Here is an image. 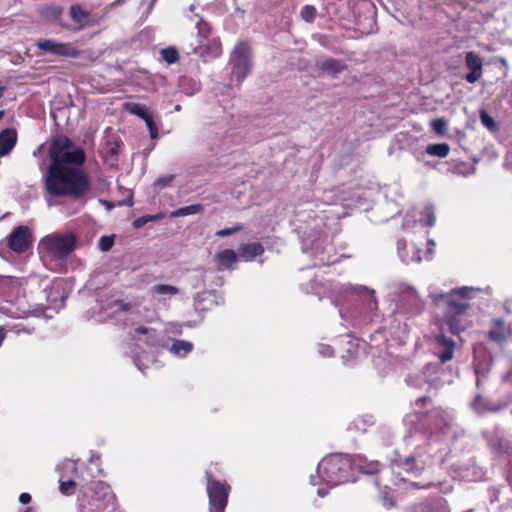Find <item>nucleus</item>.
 <instances>
[{"label":"nucleus","instance_id":"f257e3e1","mask_svg":"<svg viewBox=\"0 0 512 512\" xmlns=\"http://www.w3.org/2000/svg\"><path fill=\"white\" fill-rule=\"evenodd\" d=\"M50 165L45 174L49 195L79 199L90 189V180L81 169L85 154L65 136L53 140L49 147Z\"/></svg>","mask_w":512,"mask_h":512},{"label":"nucleus","instance_id":"f03ea898","mask_svg":"<svg viewBox=\"0 0 512 512\" xmlns=\"http://www.w3.org/2000/svg\"><path fill=\"white\" fill-rule=\"evenodd\" d=\"M472 292V288L464 286L446 294L432 296L434 303L443 309V321L454 335L465 331L469 326L467 311L470 308L469 299Z\"/></svg>","mask_w":512,"mask_h":512},{"label":"nucleus","instance_id":"7ed1b4c3","mask_svg":"<svg viewBox=\"0 0 512 512\" xmlns=\"http://www.w3.org/2000/svg\"><path fill=\"white\" fill-rule=\"evenodd\" d=\"M78 502L80 512H118L116 495L102 481L83 487Z\"/></svg>","mask_w":512,"mask_h":512},{"label":"nucleus","instance_id":"20e7f679","mask_svg":"<svg viewBox=\"0 0 512 512\" xmlns=\"http://www.w3.org/2000/svg\"><path fill=\"white\" fill-rule=\"evenodd\" d=\"M218 474H220L218 463H211L205 471L209 512H225L228 504L231 486L225 480H218Z\"/></svg>","mask_w":512,"mask_h":512},{"label":"nucleus","instance_id":"39448f33","mask_svg":"<svg viewBox=\"0 0 512 512\" xmlns=\"http://www.w3.org/2000/svg\"><path fill=\"white\" fill-rule=\"evenodd\" d=\"M352 461L348 455L335 453L324 457L318 464V474L327 483L339 485L348 481Z\"/></svg>","mask_w":512,"mask_h":512},{"label":"nucleus","instance_id":"423d86ee","mask_svg":"<svg viewBox=\"0 0 512 512\" xmlns=\"http://www.w3.org/2000/svg\"><path fill=\"white\" fill-rule=\"evenodd\" d=\"M77 246V236L72 232L63 234L52 233L43 237L39 242V252L62 260L67 258Z\"/></svg>","mask_w":512,"mask_h":512},{"label":"nucleus","instance_id":"0eeeda50","mask_svg":"<svg viewBox=\"0 0 512 512\" xmlns=\"http://www.w3.org/2000/svg\"><path fill=\"white\" fill-rule=\"evenodd\" d=\"M197 37L193 52L205 61L217 58L221 55V43L218 38L210 37V27L203 20L196 23Z\"/></svg>","mask_w":512,"mask_h":512},{"label":"nucleus","instance_id":"6e6552de","mask_svg":"<svg viewBox=\"0 0 512 512\" xmlns=\"http://www.w3.org/2000/svg\"><path fill=\"white\" fill-rule=\"evenodd\" d=\"M229 64L232 77L240 84L252 68V53L246 42H239L235 45L230 55Z\"/></svg>","mask_w":512,"mask_h":512},{"label":"nucleus","instance_id":"1a4fd4ad","mask_svg":"<svg viewBox=\"0 0 512 512\" xmlns=\"http://www.w3.org/2000/svg\"><path fill=\"white\" fill-rule=\"evenodd\" d=\"M204 207L202 204H191L185 207L178 208L174 211L167 213L159 212L156 214H148L144 215L138 220H136L133 224H146L148 222H155L160 220L174 221L179 217H186L189 215H196L203 212Z\"/></svg>","mask_w":512,"mask_h":512},{"label":"nucleus","instance_id":"9d476101","mask_svg":"<svg viewBox=\"0 0 512 512\" xmlns=\"http://www.w3.org/2000/svg\"><path fill=\"white\" fill-rule=\"evenodd\" d=\"M36 46L41 51L54 55L67 58H77L80 51L77 47L70 42H60L54 39H43L36 43Z\"/></svg>","mask_w":512,"mask_h":512},{"label":"nucleus","instance_id":"9b49d317","mask_svg":"<svg viewBox=\"0 0 512 512\" xmlns=\"http://www.w3.org/2000/svg\"><path fill=\"white\" fill-rule=\"evenodd\" d=\"M32 243L33 235L28 226H16L7 237L8 248L18 254L28 251Z\"/></svg>","mask_w":512,"mask_h":512},{"label":"nucleus","instance_id":"f8f14e48","mask_svg":"<svg viewBox=\"0 0 512 512\" xmlns=\"http://www.w3.org/2000/svg\"><path fill=\"white\" fill-rule=\"evenodd\" d=\"M393 466L414 477L419 476L425 470V463L420 462L415 456L395 459Z\"/></svg>","mask_w":512,"mask_h":512},{"label":"nucleus","instance_id":"ddd939ff","mask_svg":"<svg viewBox=\"0 0 512 512\" xmlns=\"http://www.w3.org/2000/svg\"><path fill=\"white\" fill-rule=\"evenodd\" d=\"M437 346L436 356L441 363H446L453 358L455 350V342L451 338L446 337L444 334H439L435 337Z\"/></svg>","mask_w":512,"mask_h":512},{"label":"nucleus","instance_id":"4468645a","mask_svg":"<svg viewBox=\"0 0 512 512\" xmlns=\"http://www.w3.org/2000/svg\"><path fill=\"white\" fill-rule=\"evenodd\" d=\"M510 334V327L502 319H493L488 332L491 341L502 345Z\"/></svg>","mask_w":512,"mask_h":512},{"label":"nucleus","instance_id":"2eb2a0df","mask_svg":"<svg viewBox=\"0 0 512 512\" xmlns=\"http://www.w3.org/2000/svg\"><path fill=\"white\" fill-rule=\"evenodd\" d=\"M466 65L470 73L466 75V80L469 83H475L482 75V60L474 52H468L465 57Z\"/></svg>","mask_w":512,"mask_h":512},{"label":"nucleus","instance_id":"dca6fc26","mask_svg":"<svg viewBox=\"0 0 512 512\" xmlns=\"http://www.w3.org/2000/svg\"><path fill=\"white\" fill-rule=\"evenodd\" d=\"M264 251L265 249L261 243L252 242L242 244L238 249V254L244 261H252L254 258L261 256Z\"/></svg>","mask_w":512,"mask_h":512},{"label":"nucleus","instance_id":"f3484780","mask_svg":"<svg viewBox=\"0 0 512 512\" xmlns=\"http://www.w3.org/2000/svg\"><path fill=\"white\" fill-rule=\"evenodd\" d=\"M17 142V133L12 128L4 129L0 133V157L7 155Z\"/></svg>","mask_w":512,"mask_h":512},{"label":"nucleus","instance_id":"a211bd4d","mask_svg":"<svg viewBox=\"0 0 512 512\" xmlns=\"http://www.w3.org/2000/svg\"><path fill=\"white\" fill-rule=\"evenodd\" d=\"M70 18L76 24L75 29L80 30L90 25V13L79 5L70 8Z\"/></svg>","mask_w":512,"mask_h":512},{"label":"nucleus","instance_id":"6ab92c4d","mask_svg":"<svg viewBox=\"0 0 512 512\" xmlns=\"http://www.w3.org/2000/svg\"><path fill=\"white\" fill-rule=\"evenodd\" d=\"M215 261L220 270L230 269L237 261V254L232 249H225L215 256Z\"/></svg>","mask_w":512,"mask_h":512},{"label":"nucleus","instance_id":"aec40b11","mask_svg":"<svg viewBox=\"0 0 512 512\" xmlns=\"http://www.w3.org/2000/svg\"><path fill=\"white\" fill-rule=\"evenodd\" d=\"M344 67L345 66L341 61L331 58L324 59L321 62H319V68L331 76L340 73L344 69Z\"/></svg>","mask_w":512,"mask_h":512},{"label":"nucleus","instance_id":"412c9836","mask_svg":"<svg viewBox=\"0 0 512 512\" xmlns=\"http://www.w3.org/2000/svg\"><path fill=\"white\" fill-rule=\"evenodd\" d=\"M134 333L135 334L133 335V338L136 340H140V338L137 336L146 335L147 338L145 340V343L149 346H155L157 343V335L155 329L139 326L135 328Z\"/></svg>","mask_w":512,"mask_h":512},{"label":"nucleus","instance_id":"4be33fe9","mask_svg":"<svg viewBox=\"0 0 512 512\" xmlns=\"http://www.w3.org/2000/svg\"><path fill=\"white\" fill-rule=\"evenodd\" d=\"M193 349V344L186 340H174L170 351L180 357L186 356Z\"/></svg>","mask_w":512,"mask_h":512},{"label":"nucleus","instance_id":"5701e85b","mask_svg":"<svg viewBox=\"0 0 512 512\" xmlns=\"http://www.w3.org/2000/svg\"><path fill=\"white\" fill-rule=\"evenodd\" d=\"M450 147L446 143L429 144L426 148V153L431 156L445 158L449 155Z\"/></svg>","mask_w":512,"mask_h":512},{"label":"nucleus","instance_id":"b1692460","mask_svg":"<svg viewBox=\"0 0 512 512\" xmlns=\"http://www.w3.org/2000/svg\"><path fill=\"white\" fill-rule=\"evenodd\" d=\"M126 110L131 114H134L143 120L148 118L150 114H152L149 109L145 105H141L138 103H128L126 104Z\"/></svg>","mask_w":512,"mask_h":512},{"label":"nucleus","instance_id":"393cba45","mask_svg":"<svg viewBox=\"0 0 512 512\" xmlns=\"http://www.w3.org/2000/svg\"><path fill=\"white\" fill-rule=\"evenodd\" d=\"M153 294L157 295H176L179 293V289L176 286L168 284H158L152 287Z\"/></svg>","mask_w":512,"mask_h":512},{"label":"nucleus","instance_id":"a878e982","mask_svg":"<svg viewBox=\"0 0 512 512\" xmlns=\"http://www.w3.org/2000/svg\"><path fill=\"white\" fill-rule=\"evenodd\" d=\"M453 172L461 176H469L474 174L475 167L466 162H458L453 166Z\"/></svg>","mask_w":512,"mask_h":512},{"label":"nucleus","instance_id":"bb28decb","mask_svg":"<svg viewBox=\"0 0 512 512\" xmlns=\"http://www.w3.org/2000/svg\"><path fill=\"white\" fill-rule=\"evenodd\" d=\"M59 490L63 495L70 496L75 493L76 483L74 480H59Z\"/></svg>","mask_w":512,"mask_h":512},{"label":"nucleus","instance_id":"cd10ccee","mask_svg":"<svg viewBox=\"0 0 512 512\" xmlns=\"http://www.w3.org/2000/svg\"><path fill=\"white\" fill-rule=\"evenodd\" d=\"M161 55L168 64L175 63L179 58L177 50L172 47L162 49Z\"/></svg>","mask_w":512,"mask_h":512},{"label":"nucleus","instance_id":"c85d7f7f","mask_svg":"<svg viewBox=\"0 0 512 512\" xmlns=\"http://www.w3.org/2000/svg\"><path fill=\"white\" fill-rule=\"evenodd\" d=\"M317 10L312 5H305L300 12L301 18L306 22H313L316 16Z\"/></svg>","mask_w":512,"mask_h":512},{"label":"nucleus","instance_id":"c756f323","mask_svg":"<svg viewBox=\"0 0 512 512\" xmlns=\"http://www.w3.org/2000/svg\"><path fill=\"white\" fill-rule=\"evenodd\" d=\"M146 127L149 131L150 137L152 139H156L158 137V125L153 118V115L150 114L148 118L144 119Z\"/></svg>","mask_w":512,"mask_h":512},{"label":"nucleus","instance_id":"7c9ffc66","mask_svg":"<svg viewBox=\"0 0 512 512\" xmlns=\"http://www.w3.org/2000/svg\"><path fill=\"white\" fill-rule=\"evenodd\" d=\"M114 238V235L102 236L98 243L99 249L103 252L109 251L114 245Z\"/></svg>","mask_w":512,"mask_h":512},{"label":"nucleus","instance_id":"2f4dec72","mask_svg":"<svg viewBox=\"0 0 512 512\" xmlns=\"http://www.w3.org/2000/svg\"><path fill=\"white\" fill-rule=\"evenodd\" d=\"M11 279L0 276V298L7 296L11 292Z\"/></svg>","mask_w":512,"mask_h":512},{"label":"nucleus","instance_id":"473e14b6","mask_svg":"<svg viewBox=\"0 0 512 512\" xmlns=\"http://www.w3.org/2000/svg\"><path fill=\"white\" fill-rule=\"evenodd\" d=\"M432 129L439 135H444L447 130V123L444 119H435L431 122Z\"/></svg>","mask_w":512,"mask_h":512},{"label":"nucleus","instance_id":"72a5a7b5","mask_svg":"<svg viewBox=\"0 0 512 512\" xmlns=\"http://www.w3.org/2000/svg\"><path fill=\"white\" fill-rule=\"evenodd\" d=\"M173 180H174L173 175H164V176L158 177L155 180L154 186L157 189H163V188L170 186Z\"/></svg>","mask_w":512,"mask_h":512},{"label":"nucleus","instance_id":"f704fd0d","mask_svg":"<svg viewBox=\"0 0 512 512\" xmlns=\"http://www.w3.org/2000/svg\"><path fill=\"white\" fill-rule=\"evenodd\" d=\"M242 226H232L230 228H226V229H222V230H219L215 233L216 236H219V237H224V236H228V235H231L235 232H237L238 230H240Z\"/></svg>","mask_w":512,"mask_h":512},{"label":"nucleus","instance_id":"c9c22d12","mask_svg":"<svg viewBox=\"0 0 512 512\" xmlns=\"http://www.w3.org/2000/svg\"><path fill=\"white\" fill-rule=\"evenodd\" d=\"M411 486L416 489H429L431 487H434L435 484L432 481L428 482H411Z\"/></svg>","mask_w":512,"mask_h":512},{"label":"nucleus","instance_id":"e433bc0d","mask_svg":"<svg viewBox=\"0 0 512 512\" xmlns=\"http://www.w3.org/2000/svg\"><path fill=\"white\" fill-rule=\"evenodd\" d=\"M379 462L370 463L366 468H363V472L367 474H374L379 471Z\"/></svg>","mask_w":512,"mask_h":512},{"label":"nucleus","instance_id":"4c0bfd02","mask_svg":"<svg viewBox=\"0 0 512 512\" xmlns=\"http://www.w3.org/2000/svg\"><path fill=\"white\" fill-rule=\"evenodd\" d=\"M431 402H432V399L430 397L423 396V397L418 398L415 401V406L416 407H420V408H424L427 404H430Z\"/></svg>","mask_w":512,"mask_h":512},{"label":"nucleus","instance_id":"58836bf2","mask_svg":"<svg viewBox=\"0 0 512 512\" xmlns=\"http://www.w3.org/2000/svg\"><path fill=\"white\" fill-rule=\"evenodd\" d=\"M114 306H116L119 311H124V312L129 311L131 308V305L129 303H126L122 300H116L114 302Z\"/></svg>","mask_w":512,"mask_h":512},{"label":"nucleus","instance_id":"ea45409f","mask_svg":"<svg viewBox=\"0 0 512 512\" xmlns=\"http://www.w3.org/2000/svg\"><path fill=\"white\" fill-rule=\"evenodd\" d=\"M424 215L426 217V224H433L436 221V217L430 208L425 209Z\"/></svg>","mask_w":512,"mask_h":512},{"label":"nucleus","instance_id":"a19ab883","mask_svg":"<svg viewBox=\"0 0 512 512\" xmlns=\"http://www.w3.org/2000/svg\"><path fill=\"white\" fill-rule=\"evenodd\" d=\"M481 121L486 127L491 128L493 126V120L485 113L481 115Z\"/></svg>","mask_w":512,"mask_h":512},{"label":"nucleus","instance_id":"79ce46f5","mask_svg":"<svg viewBox=\"0 0 512 512\" xmlns=\"http://www.w3.org/2000/svg\"><path fill=\"white\" fill-rule=\"evenodd\" d=\"M19 502L21 504H28L31 502V495L29 493H21L19 496Z\"/></svg>","mask_w":512,"mask_h":512},{"label":"nucleus","instance_id":"37998d69","mask_svg":"<svg viewBox=\"0 0 512 512\" xmlns=\"http://www.w3.org/2000/svg\"><path fill=\"white\" fill-rule=\"evenodd\" d=\"M321 353L327 356H333V349L330 346L323 345L321 347Z\"/></svg>","mask_w":512,"mask_h":512},{"label":"nucleus","instance_id":"c03bdc74","mask_svg":"<svg viewBox=\"0 0 512 512\" xmlns=\"http://www.w3.org/2000/svg\"><path fill=\"white\" fill-rule=\"evenodd\" d=\"M445 501L442 500V499H439L438 501L435 502V505L438 507V508H445Z\"/></svg>","mask_w":512,"mask_h":512},{"label":"nucleus","instance_id":"a18cd8bd","mask_svg":"<svg viewBox=\"0 0 512 512\" xmlns=\"http://www.w3.org/2000/svg\"><path fill=\"white\" fill-rule=\"evenodd\" d=\"M431 412L436 414V415H440L442 413V410H441V408H435Z\"/></svg>","mask_w":512,"mask_h":512},{"label":"nucleus","instance_id":"49530a36","mask_svg":"<svg viewBox=\"0 0 512 512\" xmlns=\"http://www.w3.org/2000/svg\"><path fill=\"white\" fill-rule=\"evenodd\" d=\"M30 281H31V282H33V283H34V282H35V283H39V282H40V281H39V279H38L37 277L31 278V279H30Z\"/></svg>","mask_w":512,"mask_h":512},{"label":"nucleus","instance_id":"de8ad7c7","mask_svg":"<svg viewBox=\"0 0 512 512\" xmlns=\"http://www.w3.org/2000/svg\"><path fill=\"white\" fill-rule=\"evenodd\" d=\"M3 94H4V88L0 87V98L3 96Z\"/></svg>","mask_w":512,"mask_h":512},{"label":"nucleus","instance_id":"09e8293b","mask_svg":"<svg viewBox=\"0 0 512 512\" xmlns=\"http://www.w3.org/2000/svg\"><path fill=\"white\" fill-rule=\"evenodd\" d=\"M420 414H421V417H426L429 415V413H423V412H421Z\"/></svg>","mask_w":512,"mask_h":512},{"label":"nucleus","instance_id":"8fccbe9b","mask_svg":"<svg viewBox=\"0 0 512 512\" xmlns=\"http://www.w3.org/2000/svg\"><path fill=\"white\" fill-rule=\"evenodd\" d=\"M4 116V111H0V120L3 118Z\"/></svg>","mask_w":512,"mask_h":512},{"label":"nucleus","instance_id":"3c124183","mask_svg":"<svg viewBox=\"0 0 512 512\" xmlns=\"http://www.w3.org/2000/svg\"><path fill=\"white\" fill-rule=\"evenodd\" d=\"M338 200H339V201H345V200H346V198H344V197H339V198H338Z\"/></svg>","mask_w":512,"mask_h":512},{"label":"nucleus","instance_id":"603ef678","mask_svg":"<svg viewBox=\"0 0 512 512\" xmlns=\"http://www.w3.org/2000/svg\"><path fill=\"white\" fill-rule=\"evenodd\" d=\"M175 110H177V111H178V110H180V106H179V105H177V106L175 107Z\"/></svg>","mask_w":512,"mask_h":512}]
</instances>
